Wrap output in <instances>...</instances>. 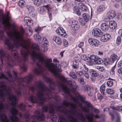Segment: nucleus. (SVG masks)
<instances>
[{"label": "nucleus", "instance_id": "obj_1", "mask_svg": "<svg viewBox=\"0 0 122 122\" xmlns=\"http://www.w3.org/2000/svg\"><path fill=\"white\" fill-rule=\"evenodd\" d=\"M15 77L13 78L10 72L7 73V76H5L1 74L0 76V78H4L7 81L17 82L18 88L17 90H15V92L19 96L21 95V89L26 90L27 88L31 90L33 94L29 97V100L33 103H36L39 105L42 104L46 101V98L48 100L51 98H53L51 92V90L54 89L55 86V83L53 80L49 78L46 77V80L50 84V89L46 86L43 82L39 81L35 83L34 85L29 84L32 80L33 77L32 75L30 74L24 78H18L17 73L13 72Z\"/></svg>", "mask_w": 122, "mask_h": 122}, {"label": "nucleus", "instance_id": "obj_2", "mask_svg": "<svg viewBox=\"0 0 122 122\" xmlns=\"http://www.w3.org/2000/svg\"><path fill=\"white\" fill-rule=\"evenodd\" d=\"M63 103L64 102L62 106H59L57 107L52 104H50L49 105H45L43 107L41 111L38 110H36L35 113V115L32 116V118L34 120H37L38 121L43 120L45 117L43 112H47L49 109V112L51 114L50 118L53 122L55 121L57 119L56 116L54 114L55 112V110H56L64 113L70 122H77L76 119L72 114L70 113V111L69 110H68L66 109V108H68L64 105Z\"/></svg>", "mask_w": 122, "mask_h": 122}, {"label": "nucleus", "instance_id": "obj_3", "mask_svg": "<svg viewBox=\"0 0 122 122\" xmlns=\"http://www.w3.org/2000/svg\"><path fill=\"white\" fill-rule=\"evenodd\" d=\"M69 25L71 29L74 31L77 30L80 27V25L78 22L75 20L70 21Z\"/></svg>", "mask_w": 122, "mask_h": 122}, {"label": "nucleus", "instance_id": "obj_4", "mask_svg": "<svg viewBox=\"0 0 122 122\" xmlns=\"http://www.w3.org/2000/svg\"><path fill=\"white\" fill-rule=\"evenodd\" d=\"M88 41L90 45L95 47H98L100 44L99 41L93 38H89Z\"/></svg>", "mask_w": 122, "mask_h": 122}, {"label": "nucleus", "instance_id": "obj_5", "mask_svg": "<svg viewBox=\"0 0 122 122\" xmlns=\"http://www.w3.org/2000/svg\"><path fill=\"white\" fill-rule=\"evenodd\" d=\"M97 57L96 56L94 55H91L88 57V59L86 61L87 64L90 66L92 65L95 63V62L96 60Z\"/></svg>", "mask_w": 122, "mask_h": 122}, {"label": "nucleus", "instance_id": "obj_6", "mask_svg": "<svg viewBox=\"0 0 122 122\" xmlns=\"http://www.w3.org/2000/svg\"><path fill=\"white\" fill-rule=\"evenodd\" d=\"M83 88L85 92H87V94L89 96H91L92 95L93 88L88 85L84 86Z\"/></svg>", "mask_w": 122, "mask_h": 122}, {"label": "nucleus", "instance_id": "obj_7", "mask_svg": "<svg viewBox=\"0 0 122 122\" xmlns=\"http://www.w3.org/2000/svg\"><path fill=\"white\" fill-rule=\"evenodd\" d=\"M56 32L57 34L63 37H66L67 36L65 30L61 27H59L57 28L56 30Z\"/></svg>", "mask_w": 122, "mask_h": 122}, {"label": "nucleus", "instance_id": "obj_8", "mask_svg": "<svg viewBox=\"0 0 122 122\" xmlns=\"http://www.w3.org/2000/svg\"><path fill=\"white\" fill-rule=\"evenodd\" d=\"M92 33L94 36L97 37L101 36L102 34V32L99 28H95L93 29Z\"/></svg>", "mask_w": 122, "mask_h": 122}, {"label": "nucleus", "instance_id": "obj_9", "mask_svg": "<svg viewBox=\"0 0 122 122\" xmlns=\"http://www.w3.org/2000/svg\"><path fill=\"white\" fill-rule=\"evenodd\" d=\"M119 57L116 54H112L110 56L109 61L111 63H114L116 61H117L119 60ZM117 62H116V63Z\"/></svg>", "mask_w": 122, "mask_h": 122}, {"label": "nucleus", "instance_id": "obj_10", "mask_svg": "<svg viewBox=\"0 0 122 122\" xmlns=\"http://www.w3.org/2000/svg\"><path fill=\"white\" fill-rule=\"evenodd\" d=\"M86 116L89 122H93V118L94 117L96 118H99V116L98 115H96L95 116L92 113L90 115H86Z\"/></svg>", "mask_w": 122, "mask_h": 122}, {"label": "nucleus", "instance_id": "obj_11", "mask_svg": "<svg viewBox=\"0 0 122 122\" xmlns=\"http://www.w3.org/2000/svg\"><path fill=\"white\" fill-rule=\"evenodd\" d=\"M110 36L108 34L103 35L101 38V41L103 42H106L108 41L110 38Z\"/></svg>", "mask_w": 122, "mask_h": 122}, {"label": "nucleus", "instance_id": "obj_12", "mask_svg": "<svg viewBox=\"0 0 122 122\" xmlns=\"http://www.w3.org/2000/svg\"><path fill=\"white\" fill-rule=\"evenodd\" d=\"M101 28L104 31H107L109 28V26L108 23H105L102 24L101 25Z\"/></svg>", "mask_w": 122, "mask_h": 122}, {"label": "nucleus", "instance_id": "obj_13", "mask_svg": "<svg viewBox=\"0 0 122 122\" xmlns=\"http://www.w3.org/2000/svg\"><path fill=\"white\" fill-rule=\"evenodd\" d=\"M24 21L26 22V24L29 26L32 25L33 24V21L31 19L27 17H25L24 19Z\"/></svg>", "mask_w": 122, "mask_h": 122}, {"label": "nucleus", "instance_id": "obj_14", "mask_svg": "<svg viewBox=\"0 0 122 122\" xmlns=\"http://www.w3.org/2000/svg\"><path fill=\"white\" fill-rule=\"evenodd\" d=\"M109 27L112 30L115 29L117 26V24L116 22L113 20L110 21L109 23Z\"/></svg>", "mask_w": 122, "mask_h": 122}, {"label": "nucleus", "instance_id": "obj_15", "mask_svg": "<svg viewBox=\"0 0 122 122\" xmlns=\"http://www.w3.org/2000/svg\"><path fill=\"white\" fill-rule=\"evenodd\" d=\"M106 7L104 5H100L98 6L97 8V13L99 14L103 11L105 9Z\"/></svg>", "mask_w": 122, "mask_h": 122}, {"label": "nucleus", "instance_id": "obj_16", "mask_svg": "<svg viewBox=\"0 0 122 122\" xmlns=\"http://www.w3.org/2000/svg\"><path fill=\"white\" fill-rule=\"evenodd\" d=\"M108 17L110 19H112L116 15V13L114 10L110 11L107 13Z\"/></svg>", "mask_w": 122, "mask_h": 122}, {"label": "nucleus", "instance_id": "obj_17", "mask_svg": "<svg viewBox=\"0 0 122 122\" xmlns=\"http://www.w3.org/2000/svg\"><path fill=\"white\" fill-rule=\"evenodd\" d=\"M53 40L58 45H61L62 43L61 39L59 37L54 36L53 38Z\"/></svg>", "mask_w": 122, "mask_h": 122}, {"label": "nucleus", "instance_id": "obj_18", "mask_svg": "<svg viewBox=\"0 0 122 122\" xmlns=\"http://www.w3.org/2000/svg\"><path fill=\"white\" fill-rule=\"evenodd\" d=\"M79 8L83 11L86 12L88 10V9L86 6L82 3H80L78 5Z\"/></svg>", "mask_w": 122, "mask_h": 122}, {"label": "nucleus", "instance_id": "obj_19", "mask_svg": "<svg viewBox=\"0 0 122 122\" xmlns=\"http://www.w3.org/2000/svg\"><path fill=\"white\" fill-rule=\"evenodd\" d=\"M26 10L27 11L28 13H30L33 11L34 7L31 5H27L26 7Z\"/></svg>", "mask_w": 122, "mask_h": 122}, {"label": "nucleus", "instance_id": "obj_20", "mask_svg": "<svg viewBox=\"0 0 122 122\" xmlns=\"http://www.w3.org/2000/svg\"><path fill=\"white\" fill-rule=\"evenodd\" d=\"M82 17L85 21L87 22L90 19V16L87 14L84 13L82 14Z\"/></svg>", "mask_w": 122, "mask_h": 122}, {"label": "nucleus", "instance_id": "obj_21", "mask_svg": "<svg viewBox=\"0 0 122 122\" xmlns=\"http://www.w3.org/2000/svg\"><path fill=\"white\" fill-rule=\"evenodd\" d=\"M90 75L92 76L96 77L98 73L93 70L91 69L89 71Z\"/></svg>", "mask_w": 122, "mask_h": 122}, {"label": "nucleus", "instance_id": "obj_22", "mask_svg": "<svg viewBox=\"0 0 122 122\" xmlns=\"http://www.w3.org/2000/svg\"><path fill=\"white\" fill-rule=\"evenodd\" d=\"M106 87L105 84H103L100 87V91L102 94L104 96L105 95L104 91Z\"/></svg>", "mask_w": 122, "mask_h": 122}, {"label": "nucleus", "instance_id": "obj_23", "mask_svg": "<svg viewBox=\"0 0 122 122\" xmlns=\"http://www.w3.org/2000/svg\"><path fill=\"white\" fill-rule=\"evenodd\" d=\"M107 93L109 95H112L115 92V90L112 89L107 88L106 90Z\"/></svg>", "mask_w": 122, "mask_h": 122}, {"label": "nucleus", "instance_id": "obj_24", "mask_svg": "<svg viewBox=\"0 0 122 122\" xmlns=\"http://www.w3.org/2000/svg\"><path fill=\"white\" fill-rule=\"evenodd\" d=\"M73 11L74 13L78 16L81 15V13L79 11V9L76 6L74 7L73 9Z\"/></svg>", "mask_w": 122, "mask_h": 122}, {"label": "nucleus", "instance_id": "obj_25", "mask_svg": "<svg viewBox=\"0 0 122 122\" xmlns=\"http://www.w3.org/2000/svg\"><path fill=\"white\" fill-rule=\"evenodd\" d=\"M102 62V59L101 58L97 57L96 60L95 61V63L94 64H100Z\"/></svg>", "mask_w": 122, "mask_h": 122}, {"label": "nucleus", "instance_id": "obj_26", "mask_svg": "<svg viewBox=\"0 0 122 122\" xmlns=\"http://www.w3.org/2000/svg\"><path fill=\"white\" fill-rule=\"evenodd\" d=\"M32 0L34 1L35 5L37 6H39L42 3V0Z\"/></svg>", "mask_w": 122, "mask_h": 122}, {"label": "nucleus", "instance_id": "obj_27", "mask_svg": "<svg viewBox=\"0 0 122 122\" xmlns=\"http://www.w3.org/2000/svg\"><path fill=\"white\" fill-rule=\"evenodd\" d=\"M26 2L23 0H20L18 3V5L20 7H23L25 5Z\"/></svg>", "mask_w": 122, "mask_h": 122}, {"label": "nucleus", "instance_id": "obj_28", "mask_svg": "<svg viewBox=\"0 0 122 122\" xmlns=\"http://www.w3.org/2000/svg\"><path fill=\"white\" fill-rule=\"evenodd\" d=\"M59 122H66L65 116H61L59 117Z\"/></svg>", "mask_w": 122, "mask_h": 122}, {"label": "nucleus", "instance_id": "obj_29", "mask_svg": "<svg viewBox=\"0 0 122 122\" xmlns=\"http://www.w3.org/2000/svg\"><path fill=\"white\" fill-rule=\"evenodd\" d=\"M122 41V38L120 36H118L116 40V43L118 46L120 45Z\"/></svg>", "mask_w": 122, "mask_h": 122}, {"label": "nucleus", "instance_id": "obj_30", "mask_svg": "<svg viewBox=\"0 0 122 122\" xmlns=\"http://www.w3.org/2000/svg\"><path fill=\"white\" fill-rule=\"evenodd\" d=\"M41 39L42 40V41L41 42L43 43V44H45L46 45L48 44V42L46 38L45 37H42L41 38Z\"/></svg>", "mask_w": 122, "mask_h": 122}, {"label": "nucleus", "instance_id": "obj_31", "mask_svg": "<svg viewBox=\"0 0 122 122\" xmlns=\"http://www.w3.org/2000/svg\"><path fill=\"white\" fill-rule=\"evenodd\" d=\"M112 80H110L107 81V86L108 87H111L112 86L113 84V82L112 81Z\"/></svg>", "mask_w": 122, "mask_h": 122}, {"label": "nucleus", "instance_id": "obj_32", "mask_svg": "<svg viewBox=\"0 0 122 122\" xmlns=\"http://www.w3.org/2000/svg\"><path fill=\"white\" fill-rule=\"evenodd\" d=\"M113 109L119 111H122V106H117L114 107Z\"/></svg>", "mask_w": 122, "mask_h": 122}, {"label": "nucleus", "instance_id": "obj_33", "mask_svg": "<svg viewBox=\"0 0 122 122\" xmlns=\"http://www.w3.org/2000/svg\"><path fill=\"white\" fill-rule=\"evenodd\" d=\"M32 34V30L31 29L29 28V29H27V32L26 35L29 36H30Z\"/></svg>", "mask_w": 122, "mask_h": 122}, {"label": "nucleus", "instance_id": "obj_34", "mask_svg": "<svg viewBox=\"0 0 122 122\" xmlns=\"http://www.w3.org/2000/svg\"><path fill=\"white\" fill-rule=\"evenodd\" d=\"M95 68L98 69L100 71L102 72L104 70V67L97 66H95Z\"/></svg>", "mask_w": 122, "mask_h": 122}, {"label": "nucleus", "instance_id": "obj_35", "mask_svg": "<svg viewBox=\"0 0 122 122\" xmlns=\"http://www.w3.org/2000/svg\"><path fill=\"white\" fill-rule=\"evenodd\" d=\"M34 38L36 40H39L41 38V36L38 34H35L34 36Z\"/></svg>", "mask_w": 122, "mask_h": 122}, {"label": "nucleus", "instance_id": "obj_36", "mask_svg": "<svg viewBox=\"0 0 122 122\" xmlns=\"http://www.w3.org/2000/svg\"><path fill=\"white\" fill-rule=\"evenodd\" d=\"M70 76L74 79H76L77 76L75 73L73 72H71L69 74Z\"/></svg>", "mask_w": 122, "mask_h": 122}, {"label": "nucleus", "instance_id": "obj_37", "mask_svg": "<svg viewBox=\"0 0 122 122\" xmlns=\"http://www.w3.org/2000/svg\"><path fill=\"white\" fill-rule=\"evenodd\" d=\"M78 64V63L76 62V61H74L72 66L73 67L74 69H77L79 67Z\"/></svg>", "mask_w": 122, "mask_h": 122}, {"label": "nucleus", "instance_id": "obj_38", "mask_svg": "<svg viewBox=\"0 0 122 122\" xmlns=\"http://www.w3.org/2000/svg\"><path fill=\"white\" fill-rule=\"evenodd\" d=\"M49 8H50V5L48 4L46 5H44L43 6V9H44V11L47 10L48 11Z\"/></svg>", "mask_w": 122, "mask_h": 122}, {"label": "nucleus", "instance_id": "obj_39", "mask_svg": "<svg viewBox=\"0 0 122 122\" xmlns=\"http://www.w3.org/2000/svg\"><path fill=\"white\" fill-rule=\"evenodd\" d=\"M81 58L82 59L85 61L86 60V61L87 60V59H88V58L86 56V55H82L81 56Z\"/></svg>", "mask_w": 122, "mask_h": 122}, {"label": "nucleus", "instance_id": "obj_40", "mask_svg": "<svg viewBox=\"0 0 122 122\" xmlns=\"http://www.w3.org/2000/svg\"><path fill=\"white\" fill-rule=\"evenodd\" d=\"M78 80L82 84H84L85 83V82L84 81L83 79L82 78H78Z\"/></svg>", "mask_w": 122, "mask_h": 122}, {"label": "nucleus", "instance_id": "obj_41", "mask_svg": "<svg viewBox=\"0 0 122 122\" xmlns=\"http://www.w3.org/2000/svg\"><path fill=\"white\" fill-rule=\"evenodd\" d=\"M64 46L65 47H67L68 45V43L67 40L64 39L63 41Z\"/></svg>", "mask_w": 122, "mask_h": 122}, {"label": "nucleus", "instance_id": "obj_42", "mask_svg": "<svg viewBox=\"0 0 122 122\" xmlns=\"http://www.w3.org/2000/svg\"><path fill=\"white\" fill-rule=\"evenodd\" d=\"M4 31L3 30H0V38L1 39H2L3 37L4 38L3 35Z\"/></svg>", "mask_w": 122, "mask_h": 122}, {"label": "nucleus", "instance_id": "obj_43", "mask_svg": "<svg viewBox=\"0 0 122 122\" xmlns=\"http://www.w3.org/2000/svg\"><path fill=\"white\" fill-rule=\"evenodd\" d=\"M117 66L118 68H122V61H119L117 65Z\"/></svg>", "mask_w": 122, "mask_h": 122}, {"label": "nucleus", "instance_id": "obj_44", "mask_svg": "<svg viewBox=\"0 0 122 122\" xmlns=\"http://www.w3.org/2000/svg\"><path fill=\"white\" fill-rule=\"evenodd\" d=\"M97 97L98 99L100 100H101L103 98V97L100 93H98L97 94Z\"/></svg>", "mask_w": 122, "mask_h": 122}, {"label": "nucleus", "instance_id": "obj_45", "mask_svg": "<svg viewBox=\"0 0 122 122\" xmlns=\"http://www.w3.org/2000/svg\"><path fill=\"white\" fill-rule=\"evenodd\" d=\"M42 29V28L41 27L38 26L36 28L35 31L36 32H38L39 33V32Z\"/></svg>", "mask_w": 122, "mask_h": 122}, {"label": "nucleus", "instance_id": "obj_46", "mask_svg": "<svg viewBox=\"0 0 122 122\" xmlns=\"http://www.w3.org/2000/svg\"><path fill=\"white\" fill-rule=\"evenodd\" d=\"M83 74H84V76L87 79L89 78V75L88 73H87V72H83Z\"/></svg>", "mask_w": 122, "mask_h": 122}, {"label": "nucleus", "instance_id": "obj_47", "mask_svg": "<svg viewBox=\"0 0 122 122\" xmlns=\"http://www.w3.org/2000/svg\"><path fill=\"white\" fill-rule=\"evenodd\" d=\"M83 71L82 72L81 71H79L76 72L78 76L80 77L82 76L83 74Z\"/></svg>", "mask_w": 122, "mask_h": 122}, {"label": "nucleus", "instance_id": "obj_48", "mask_svg": "<svg viewBox=\"0 0 122 122\" xmlns=\"http://www.w3.org/2000/svg\"><path fill=\"white\" fill-rule=\"evenodd\" d=\"M103 52L102 51H99L98 52V55L100 56H103Z\"/></svg>", "mask_w": 122, "mask_h": 122}, {"label": "nucleus", "instance_id": "obj_49", "mask_svg": "<svg viewBox=\"0 0 122 122\" xmlns=\"http://www.w3.org/2000/svg\"><path fill=\"white\" fill-rule=\"evenodd\" d=\"M118 72L119 74H122V68H118Z\"/></svg>", "mask_w": 122, "mask_h": 122}, {"label": "nucleus", "instance_id": "obj_50", "mask_svg": "<svg viewBox=\"0 0 122 122\" xmlns=\"http://www.w3.org/2000/svg\"><path fill=\"white\" fill-rule=\"evenodd\" d=\"M83 69H84L85 70H84L83 71V72H86L88 71V69L86 67L85 65L83 66Z\"/></svg>", "mask_w": 122, "mask_h": 122}, {"label": "nucleus", "instance_id": "obj_51", "mask_svg": "<svg viewBox=\"0 0 122 122\" xmlns=\"http://www.w3.org/2000/svg\"><path fill=\"white\" fill-rule=\"evenodd\" d=\"M84 42H80V44L78 45V46L79 47H81L83 46L84 45Z\"/></svg>", "mask_w": 122, "mask_h": 122}, {"label": "nucleus", "instance_id": "obj_52", "mask_svg": "<svg viewBox=\"0 0 122 122\" xmlns=\"http://www.w3.org/2000/svg\"><path fill=\"white\" fill-rule=\"evenodd\" d=\"M118 33L119 35L121 37L122 36V30L121 29L119 30L118 31Z\"/></svg>", "mask_w": 122, "mask_h": 122}, {"label": "nucleus", "instance_id": "obj_53", "mask_svg": "<svg viewBox=\"0 0 122 122\" xmlns=\"http://www.w3.org/2000/svg\"><path fill=\"white\" fill-rule=\"evenodd\" d=\"M118 116L117 118V119L116 122H120V114H118Z\"/></svg>", "mask_w": 122, "mask_h": 122}, {"label": "nucleus", "instance_id": "obj_54", "mask_svg": "<svg viewBox=\"0 0 122 122\" xmlns=\"http://www.w3.org/2000/svg\"><path fill=\"white\" fill-rule=\"evenodd\" d=\"M53 0H48L47 2L50 4H51L53 3Z\"/></svg>", "mask_w": 122, "mask_h": 122}, {"label": "nucleus", "instance_id": "obj_55", "mask_svg": "<svg viewBox=\"0 0 122 122\" xmlns=\"http://www.w3.org/2000/svg\"><path fill=\"white\" fill-rule=\"evenodd\" d=\"M110 73L112 75H114L115 73L114 71L111 69L110 71Z\"/></svg>", "mask_w": 122, "mask_h": 122}, {"label": "nucleus", "instance_id": "obj_56", "mask_svg": "<svg viewBox=\"0 0 122 122\" xmlns=\"http://www.w3.org/2000/svg\"><path fill=\"white\" fill-rule=\"evenodd\" d=\"M109 114L111 116V119L112 120H113L114 119V117L113 115L111 113V112H110L109 113Z\"/></svg>", "mask_w": 122, "mask_h": 122}, {"label": "nucleus", "instance_id": "obj_57", "mask_svg": "<svg viewBox=\"0 0 122 122\" xmlns=\"http://www.w3.org/2000/svg\"><path fill=\"white\" fill-rule=\"evenodd\" d=\"M113 98L114 99H116L118 97V96L117 94H116L114 95V96H113Z\"/></svg>", "mask_w": 122, "mask_h": 122}, {"label": "nucleus", "instance_id": "obj_58", "mask_svg": "<svg viewBox=\"0 0 122 122\" xmlns=\"http://www.w3.org/2000/svg\"><path fill=\"white\" fill-rule=\"evenodd\" d=\"M115 7L117 8H119V5L118 4H116L115 5Z\"/></svg>", "mask_w": 122, "mask_h": 122}, {"label": "nucleus", "instance_id": "obj_59", "mask_svg": "<svg viewBox=\"0 0 122 122\" xmlns=\"http://www.w3.org/2000/svg\"><path fill=\"white\" fill-rule=\"evenodd\" d=\"M109 109L108 108H106L104 109V111H109Z\"/></svg>", "mask_w": 122, "mask_h": 122}, {"label": "nucleus", "instance_id": "obj_60", "mask_svg": "<svg viewBox=\"0 0 122 122\" xmlns=\"http://www.w3.org/2000/svg\"><path fill=\"white\" fill-rule=\"evenodd\" d=\"M116 64H115V66H114L111 69L113 70H114H114L115 69V66H116Z\"/></svg>", "mask_w": 122, "mask_h": 122}, {"label": "nucleus", "instance_id": "obj_61", "mask_svg": "<svg viewBox=\"0 0 122 122\" xmlns=\"http://www.w3.org/2000/svg\"><path fill=\"white\" fill-rule=\"evenodd\" d=\"M64 52V51H62L60 53V55L61 56V57H62L63 56V54Z\"/></svg>", "mask_w": 122, "mask_h": 122}, {"label": "nucleus", "instance_id": "obj_62", "mask_svg": "<svg viewBox=\"0 0 122 122\" xmlns=\"http://www.w3.org/2000/svg\"><path fill=\"white\" fill-rule=\"evenodd\" d=\"M47 50V47H45L44 48V50L43 51H46Z\"/></svg>", "mask_w": 122, "mask_h": 122}, {"label": "nucleus", "instance_id": "obj_63", "mask_svg": "<svg viewBox=\"0 0 122 122\" xmlns=\"http://www.w3.org/2000/svg\"><path fill=\"white\" fill-rule=\"evenodd\" d=\"M119 90L120 92L121 93H122V88H120Z\"/></svg>", "mask_w": 122, "mask_h": 122}, {"label": "nucleus", "instance_id": "obj_64", "mask_svg": "<svg viewBox=\"0 0 122 122\" xmlns=\"http://www.w3.org/2000/svg\"><path fill=\"white\" fill-rule=\"evenodd\" d=\"M120 97L122 99V93H121L120 94Z\"/></svg>", "mask_w": 122, "mask_h": 122}]
</instances>
